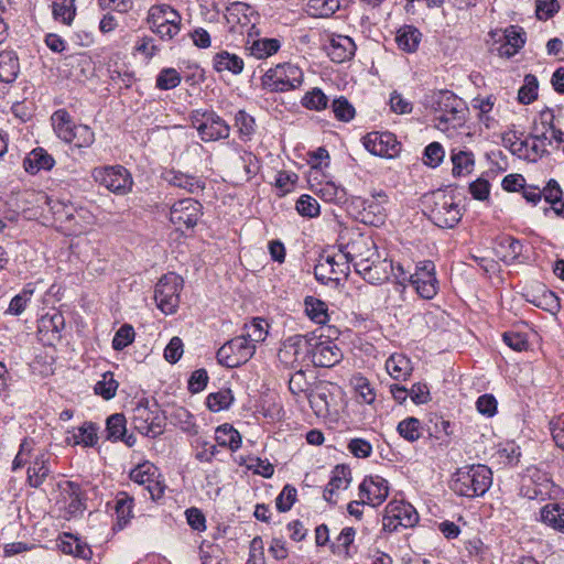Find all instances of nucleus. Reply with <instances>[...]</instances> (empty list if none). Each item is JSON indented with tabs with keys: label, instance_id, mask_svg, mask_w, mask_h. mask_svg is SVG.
Here are the masks:
<instances>
[{
	"label": "nucleus",
	"instance_id": "30",
	"mask_svg": "<svg viewBox=\"0 0 564 564\" xmlns=\"http://www.w3.org/2000/svg\"><path fill=\"white\" fill-rule=\"evenodd\" d=\"M181 14L169 4L152 6L148 12L147 21L150 26H160V24H181Z\"/></svg>",
	"mask_w": 564,
	"mask_h": 564
},
{
	"label": "nucleus",
	"instance_id": "18",
	"mask_svg": "<svg viewBox=\"0 0 564 564\" xmlns=\"http://www.w3.org/2000/svg\"><path fill=\"white\" fill-rule=\"evenodd\" d=\"M388 495V480L379 475L367 476L359 486V497L362 499V503L372 507L381 505Z\"/></svg>",
	"mask_w": 564,
	"mask_h": 564
},
{
	"label": "nucleus",
	"instance_id": "58",
	"mask_svg": "<svg viewBox=\"0 0 564 564\" xmlns=\"http://www.w3.org/2000/svg\"><path fill=\"white\" fill-rule=\"evenodd\" d=\"M332 110L337 120L349 122L355 118L356 110L354 106L344 96L334 99L332 104Z\"/></svg>",
	"mask_w": 564,
	"mask_h": 564
},
{
	"label": "nucleus",
	"instance_id": "21",
	"mask_svg": "<svg viewBox=\"0 0 564 564\" xmlns=\"http://www.w3.org/2000/svg\"><path fill=\"white\" fill-rule=\"evenodd\" d=\"M357 46L348 35L334 34L326 46L327 55L335 63H343L355 56Z\"/></svg>",
	"mask_w": 564,
	"mask_h": 564
},
{
	"label": "nucleus",
	"instance_id": "28",
	"mask_svg": "<svg viewBox=\"0 0 564 564\" xmlns=\"http://www.w3.org/2000/svg\"><path fill=\"white\" fill-rule=\"evenodd\" d=\"M55 164L53 156L43 148L33 149L23 161L24 170L30 174H36L40 171H50Z\"/></svg>",
	"mask_w": 564,
	"mask_h": 564
},
{
	"label": "nucleus",
	"instance_id": "50",
	"mask_svg": "<svg viewBox=\"0 0 564 564\" xmlns=\"http://www.w3.org/2000/svg\"><path fill=\"white\" fill-rule=\"evenodd\" d=\"M301 105L308 110L321 111L327 108L328 97L321 88L314 87L305 93L301 99Z\"/></svg>",
	"mask_w": 564,
	"mask_h": 564
},
{
	"label": "nucleus",
	"instance_id": "64",
	"mask_svg": "<svg viewBox=\"0 0 564 564\" xmlns=\"http://www.w3.org/2000/svg\"><path fill=\"white\" fill-rule=\"evenodd\" d=\"M445 151L441 143L432 142L424 150L423 161L426 165L431 167L438 166L444 159Z\"/></svg>",
	"mask_w": 564,
	"mask_h": 564
},
{
	"label": "nucleus",
	"instance_id": "24",
	"mask_svg": "<svg viewBox=\"0 0 564 564\" xmlns=\"http://www.w3.org/2000/svg\"><path fill=\"white\" fill-rule=\"evenodd\" d=\"M245 67L243 59L228 51H220L213 57V68L217 73H230L231 75H239L242 73Z\"/></svg>",
	"mask_w": 564,
	"mask_h": 564
},
{
	"label": "nucleus",
	"instance_id": "47",
	"mask_svg": "<svg viewBox=\"0 0 564 564\" xmlns=\"http://www.w3.org/2000/svg\"><path fill=\"white\" fill-rule=\"evenodd\" d=\"M234 402V394L231 389L225 388L217 392L209 393L206 398V405L213 412L227 410Z\"/></svg>",
	"mask_w": 564,
	"mask_h": 564
},
{
	"label": "nucleus",
	"instance_id": "60",
	"mask_svg": "<svg viewBox=\"0 0 564 564\" xmlns=\"http://www.w3.org/2000/svg\"><path fill=\"white\" fill-rule=\"evenodd\" d=\"M134 328L130 324H123L116 333L112 338V348L117 351L123 350L134 340Z\"/></svg>",
	"mask_w": 564,
	"mask_h": 564
},
{
	"label": "nucleus",
	"instance_id": "10",
	"mask_svg": "<svg viewBox=\"0 0 564 564\" xmlns=\"http://www.w3.org/2000/svg\"><path fill=\"white\" fill-rule=\"evenodd\" d=\"M462 212L454 195L443 191L433 194L430 220L440 228H454L462 219Z\"/></svg>",
	"mask_w": 564,
	"mask_h": 564
},
{
	"label": "nucleus",
	"instance_id": "31",
	"mask_svg": "<svg viewBox=\"0 0 564 564\" xmlns=\"http://www.w3.org/2000/svg\"><path fill=\"white\" fill-rule=\"evenodd\" d=\"M525 300L534 306L553 315L557 314L561 310L558 296L553 291L547 290L544 286L538 293L527 294Z\"/></svg>",
	"mask_w": 564,
	"mask_h": 564
},
{
	"label": "nucleus",
	"instance_id": "52",
	"mask_svg": "<svg viewBox=\"0 0 564 564\" xmlns=\"http://www.w3.org/2000/svg\"><path fill=\"white\" fill-rule=\"evenodd\" d=\"M235 126L238 128L239 137L245 141L251 140L256 132L254 118L243 109L235 115Z\"/></svg>",
	"mask_w": 564,
	"mask_h": 564
},
{
	"label": "nucleus",
	"instance_id": "12",
	"mask_svg": "<svg viewBox=\"0 0 564 564\" xmlns=\"http://www.w3.org/2000/svg\"><path fill=\"white\" fill-rule=\"evenodd\" d=\"M183 279L175 273L164 274L155 285L154 300L158 307L166 315L174 314L180 305Z\"/></svg>",
	"mask_w": 564,
	"mask_h": 564
},
{
	"label": "nucleus",
	"instance_id": "26",
	"mask_svg": "<svg viewBox=\"0 0 564 564\" xmlns=\"http://www.w3.org/2000/svg\"><path fill=\"white\" fill-rule=\"evenodd\" d=\"M230 19L241 26L253 29L259 20V13L246 2L235 1L227 7Z\"/></svg>",
	"mask_w": 564,
	"mask_h": 564
},
{
	"label": "nucleus",
	"instance_id": "38",
	"mask_svg": "<svg viewBox=\"0 0 564 564\" xmlns=\"http://www.w3.org/2000/svg\"><path fill=\"white\" fill-rule=\"evenodd\" d=\"M451 160L453 163V175L454 176H464L468 175L473 172L475 166V156L471 151L459 150L452 151Z\"/></svg>",
	"mask_w": 564,
	"mask_h": 564
},
{
	"label": "nucleus",
	"instance_id": "15",
	"mask_svg": "<svg viewBox=\"0 0 564 564\" xmlns=\"http://www.w3.org/2000/svg\"><path fill=\"white\" fill-rule=\"evenodd\" d=\"M203 216L202 204L194 198H183L175 202L170 210V221L176 230L194 228Z\"/></svg>",
	"mask_w": 564,
	"mask_h": 564
},
{
	"label": "nucleus",
	"instance_id": "1",
	"mask_svg": "<svg viewBox=\"0 0 564 564\" xmlns=\"http://www.w3.org/2000/svg\"><path fill=\"white\" fill-rule=\"evenodd\" d=\"M339 251L346 259V269L352 263L355 271L370 284H381L389 280L394 267L391 261L381 259L373 239L357 229L346 228L337 241Z\"/></svg>",
	"mask_w": 564,
	"mask_h": 564
},
{
	"label": "nucleus",
	"instance_id": "44",
	"mask_svg": "<svg viewBox=\"0 0 564 564\" xmlns=\"http://www.w3.org/2000/svg\"><path fill=\"white\" fill-rule=\"evenodd\" d=\"M305 312L307 316L317 324H326L329 319L327 305L322 300L314 296H306L304 300Z\"/></svg>",
	"mask_w": 564,
	"mask_h": 564
},
{
	"label": "nucleus",
	"instance_id": "54",
	"mask_svg": "<svg viewBox=\"0 0 564 564\" xmlns=\"http://www.w3.org/2000/svg\"><path fill=\"white\" fill-rule=\"evenodd\" d=\"M118 382L115 380L113 373L107 371L102 375L101 380H99L95 387L94 391L97 395H100L105 400H111L117 392Z\"/></svg>",
	"mask_w": 564,
	"mask_h": 564
},
{
	"label": "nucleus",
	"instance_id": "48",
	"mask_svg": "<svg viewBox=\"0 0 564 564\" xmlns=\"http://www.w3.org/2000/svg\"><path fill=\"white\" fill-rule=\"evenodd\" d=\"M267 327L268 323L265 319L254 317L250 323L245 325L242 335L257 346L258 343H261L267 338Z\"/></svg>",
	"mask_w": 564,
	"mask_h": 564
},
{
	"label": "nucleus",
	"instance_id": "16",
	"mask_svg": "<svg viewBox=\"0 0 564 564\" xmlns=\"http://www.w3.org/2000/svg\"><path fill=\"white\" fill-rule=\"evenodd\" d=\"M362 144L372 155L384 159H394L401 151V143L389 131H371L362 138Z\"/></svg>",
	"mask_w": 564,
	"mask_h": 564
},
{
	"label": "nucleus",
	"instance_id": "63",
	"mask_svg": "<svg viewBox=\"0 0 564 564\" xmlns=\"http://www.w3.org/2000/svg\"><path fill=\"white\" fill-rule=\"evenodd\" d=\"M503 343L514 351H525L529 348V340L525 334L508 330L502 334Z\"/></svg>",
	"mask_w": 564,
	"mask_h": 564
},
{
	"label": "nucleus",
	"instance_id": "43",
	"mask_svg": "<svg viewBox=\"0 0 564 564\" xmlns=\"http://www.w3.org/2000/svg\"><path fill=\"white\" fill-rule=\"evenodd\" d=\"M280 47L281 43L278 39L264 37L253 41L248 48L252 56L262 59L275 54Z\"/></svg>",
	"mask_w": 564,
	"mask_h": 564
},
{
	"label": "nucleus",
	"instance_id": "11",
	"mask_svg": "<svg viewBox=\"0 0 564 564\" xmlns=\"http://www.w3.org/2000/svg\"><path fill=\"white\" fill-rule=\"evenodd\" d=\"M256 352V346L242 334L226 341L216 354L217 361L227 368L246 364Z\"/></svg>",
	"mask_w": 564,
	"mask_h": 564
},
{
	"label": "nucleus",
	"instance_id": "19",
	"mask_svg": "<svg viewBox=\"0 0 564 564\" xmlns=\"http://www.w3.org/2000/svg\"><path fill=\"white\" fill-rule=\"evenodd\" d=\"M387 203L388 196L383 191L375 193L371 198L362 199V209L359 213L360 221L375 227L384 224L387 216L384 205Z\"/></svg>",
	"mask_w": 564,
	"mask_h": 564
},
{
	"label": "nucleus",
	"instance_id": "40",
	"mask_svg": "<svg viewBox=\"0 0 564 564\" xmlns=\"http://www.w3.org/2000/svg\"><path fill=\"white\" fill-rule=\"evenodd\" d=\"M154 413V401L150 403L149 399L142 398L138 401L133 409L132 422L134 429L141 433L144 427H148L147 423L150 422Z\"/></svg>",
	"mask_w": 564,
	"mask_h": 564
},
{
	"label": "nucleus",
	"instance_id": "59",
	"mask_svg": "<svg viewBox=\"0 0 564 564\" xmlns=\"http://www.w3.org/2000/svg\"><path fill=\"white\" fill-rule=\"evenodd\" d=\"M295 208L301 216L307 218L317 217L321 213L318 202L308 194H303L299 197Z\"/></svg>",
	"mask_w": 564,
	"mask_h": 564
},
{
	"label": "nucleus",
	"instance_id": "14",
	"mask_svg": "<svg viewBox=\"0 0 564 564\" xmlns=\"http://www.w3.org/2000/svg\"><path fill=\"white\" fill-rule=\"evenodd\" d=\"M416 509L403 500H391L384 509L382 529L387 532L402 528H413L419 522Z\"/></svg>",
	"mask_w": 564,
	"mask_h": 564
},
{
	"label": "nucleus",
	"instance_id": "46",
	"mask_svg": "<svg viewBox=\"0 0 564 564\" xmlns=\"http://www.w3.org/2000/svg\"><path fill=\"white\" fill-rule=\"evenodd\" d=\"M166 421L167 416L160 409L158 402L154 401V413L150 422L147 423L148 427H144L141 434L152 438L160 436L161 434L164 433Z\"/></svg>",
	"mask_w": 564,
	"mask_h": 564
},
{
	"label": "nucleus",
	"instance_id": "42",
	"mask_svg": "<svg viewBox=\"0 0 564 564\" xmlns=\"http://www.w3.org/2000/svg\"><path fill=\"white\" fill-rule=\"evenodd\" d=\"M133 498L127 492L121 491L116 497L115 512L117 516V524L122 529L133 517Z\"/></svg>",
	"mask_w": 564,
	"mask_h": 564
},
{
	"label": "nucleus",
	"instance_id": "2",
	"mask_svg": "<svg viewBox=\"0 0 564 564\" xmlns=\"http://www.w3.org/2000/svg\"><path fill=\"white\" fill-rule=\"evenodd\" d=\"M294 349L295 360L312 362L315 367L330 368L343 359V352L332 340H322L314 333L295 335L288 339Z\"/></svg>",
	"mask_w": 564,
	"mask_h": 564
},
{
	"label": "nucleus",
	"instance_id": "3",
	"mask_svg": "<svg viewBox=\"0 0 564 564\" xmlns=\"http://www.w3.org/2000/svg\"><path fill=\"white\" fill-rule=\"evenodd\" d=\"M423 104L435 113V126L440 130L457 129L466 121L465 101L449 90L431 91L424 96Z\"/></svg>",
	"mask_w": 564,
	"mask_h": 564
},
{
	"label": "nucleus",
	"instance_id": "17",
	"mask_svg": "<svg viewBox=\"0 0 564 564\" xmlns=\"http://www.w3.org/2000/svg\"><path fill=\"white\" fill-rule=\"evenodd\" d=\"M410 283L415 288L417 294L426 300L437 294L438 281L435 276V265L432 261H424L410 275Z\"/></svg>",
	"mask_w": 564,
	"mask_h": 564
},
{
	"label": "nucleus",
	"instance_id": "51",
	"mask_svg": "<svg viewBox=\"0 0 564 564\" xmlns=\"http://www.w3.org/2000/svg\"><path fill=\"white\" fill-rule=\"evenodd\" d=\"M356 531L351 527H346L341 530L336 539V543L330 544V551L337 555H345L350 557V545L354 543Z\"/></svg>",
	"mask_w": 564,
	"mask_h": 564
},
{
	"label": "nucleus",
	"instance_id": "5",
	"mask_svg": "<svg viewBox=\"0 0 564 564\" xmlns=\"http://www.w3.org/2000/svg\"><path fill=\"white\" fill-rule=\"evenodd\" d=\"M560 488L551 476L536 466H529L521 476L519 495L530 500L545 501L554 499Z\"/></svg>",
	"mask_w": 564,
	"mask_h": 564
},
{
	"label": "nucleus",
	"instance_id": "56",
	"mask_svg": "<svg viewBox=\"0 0 564 564\" xmlns=\"http://www.w3.org/2000/svg\"><path fill=\"white\" fill-rule=\"evenodd\" d=\"M156 471L158 468L153 464L144 462L131 469L129 477L135 484L145 487L153 477H156Z\"/></svg>",
	"mask_w": 564,
	"mask_h": 564
},
{
	"label": "nucleus",
	"instance_id": "29",
	"mask_svg": "<svg viewBox=\"0 0 564 564\" xmlns=\"http://www.w3.org/2000/svg\"><path fill=\"white\" fill-rule=\"evenodd\" d=\"M50 457L47 454L42 453L37 455L32 465L28 468L26 482L32 488H40L50 475Z\"/></svg>",
	"mask_w": 564,
	"mask_h": 564
},
{
	"label": "nucleus",
	"instance_id": "62",
	"mask_svg": "<svg viewBox=\"0 0 564 564\" xmlns=\"http://www.w3.org/2000/svg\"><path fill=\"white\" fill-rule=\"evenodd\" d=\"M296 496V488L290 484H286L275 499L276 509L280 512H288L295 503Z\"/></svg>",
	"mask_w": 564,
	"mask_h": 564
},
{
	"label": "nucleus",
	"instance_id": "13",
	"mask_svg": "<svg viewBox=\"0 0 564 564\" xmlns=\"http://www.w3.org/2000/svg\"><path fill=\"white\" fill-rule=\"evenodd\" d=\"M94 180L116 195H126L131 192L133 178L128 169L122 165L96 167L93 171Z\"/></svg>",
	"mask_w": 564,
	"mask_h": 564
},
{
	"label": "nucleus",
	"instance_id": "39",
	"mask_svg": "<svg viewBox=\"0 0 564 564\" xmlns=\"http://www.w3.org/2000/svg\"><path fill=\"white\" fill-rule=\"evenodd\" d=\"M215 438L219 446L237 451L241 446V436L232 425L223 424L216 429Z\"/></svg>",
	"mask_w": 564,
	"mask_h": 564
},
{
	"label": "nucleus",
	"instance_id": "25",
	"mask_svg": "<svg viewBox=\"0 0 564 564\" xmlns=\"http://www.w3.org/2000/svg\"><path fill=\"white\" fill-rule=\"evenodd\" d=\"M539 520L546 527L564 534V502L546 503L540 509Z\"/></svg>",
	"mask_w": 564,
	"mask_h": 564
},
{
	"label": "nucleus",
	"instance_id": "27",
	"mask_svg": "<svg viewBox=\"0 0 564 564\" xmlns=\"http://www.w3.org/2000/svg\"><path fill=\"white\" fill-rule=\"evenodd\" d=\"M64 491L69 500L66 507L67 513L73 518L83 516L86 510L87 495L80 485L75 481H66Z\"/></svg>",
	"mask_w": 564,
	"mask_h": 564
},
{
	"label": "nucleus",
	"instance_id": "55",
	"mask_svg": "<svg viewBox=\"0 0 564 564\" xmlns=\"http://www.w3.org/2000/svg\"><path fill=\"white\" fill-rule=\"evenodd\" d=\"M539 82L532 74L524 77V84L518 91V100L522 105H529L538 98Z\"/></svg>",
	"mask_w": 564,
	"mask_h": 564
},
{
	"label": "nucleus",
	"instance_id": "7",
	"mask_svg": "<svg viewBox=\"0 0 564 564\" xmlns=\"http://www.w3.org/2000/svg\"><path fill=\"white\" fill-rule=\"evenodd\" d=\"M55 220L68 236H78L86 231L95 221V216L84 207H74L56 202L51 206Z\"/></svg>",
	"mask_w": 564,
	"mask_h": 564
},
{
	"label": "nucleus",
	"instance_id": "49",
	"mask_svg": "<svg viewBox=\"0 0 564 564\" xmlns=\"http://www.w3.org/2000/svg\"><path fill=\"white\" fill-rule=\"evenodd\" d=\"M359 402L371 404L376 399L375 389L371 387L369 380L361 376L356 375L350 380Z\"/></svg>",
	"mask_w": 564,
	"mask_h": 564
},
{
	"label": "nucleus",
	"instance_id": "61",
	"mask_svg": "<svg viewBox=\"0 0 564 564\" xmlns=\"http://www.w3.org/2000/svg\"><path fill=\"white\" fill-rule=\"evenodd\" d=\"M181 79L182 78L175 68H163L156 76V87L161 90H170L177 87Z\"/></svg>",
	"mask_w": 564,
	"mask_h": 564
},
{
	"label": "nucleus",
	"instance_id": "22",
	"mask_svg": "<svg viewBox=\"0 0 564 564\" xmlns=\"http://www.w3.org/2000/svg\"><path fill=\"white\" fill-rule=\"evenodd\" d=\"M162 178L171 186L195 194L205 188V182L195 175L183 173L178 170L170 169L162 173Z\"/></svg>",
	"mask_w": 564,
	"mask_h": 564
},
{
	"label": "nucleus",
	"instance_id": "45",
	"mask_svg": "<svg viewBox=\"0 0 564 564\" xmlns=\"http://www.w3.org/2000/svg\"><path fill=\"white\" fill-rule=\"evenodd\" d=\"M76 0H55L53 2V18L65 25H70L76 15Z\"/></svg>",
	"mask_w": 564,
	"mask_h": 564
},
{
	"label": "nucleus",
	"instance_id": "32",
	"mask_svg": "<svg viewBox=\"0 0 564 564\" xmlns=\"http://www.w3.org/2000/svg\"><path fill=\"white\" fill-rule=\"evenodd\" d=\"M386 370L392 379L405 381L412 375L413 368L408 357L393 354L386 361Z\"/></svg>",
	"mask_w": 564,
	"mask_h": 564
},
{
	"label": "nucleus",
	"instance_id": "36",
	"mask_svg": "<svg viewBox=\"0 0 564 564\" xmlns=\"http://www.w3.org/2000/svg\"><path fill=\"white\" fill-rule=\"evenodd\" d=\"M422 33L413 25L401 26L395 36L398 47L404 52L413 53L417 50Z\"/></svg>",
	"mask_w": 564,
	"mask_h": 564
},
{
	"label": "nucleus",
	"instance_id": "6",
	"mask_svg": "<svg viewBox=\"0 0 564 564\" xmlns=\"http://www.w3.org/2000/svg\"><path fill=\"white\" fill-rule=\"evenodd\" d=\"M52 123L61 140L77 148H89L95 141L91 128L87 124H75L65 109H58L52 115Z\"/></svg>",
	"mask_w": 564,
	"mask_h": 564
},
{
	"label": "nucleus",
	"instance_id": "23",
	"mask_svg": "<svg viewBox=\"0 0 564 564\" xmlns=\"http://www.w3.org/2000/svg\"><path fill=\"white\" fill-rule=\"evenodd\" d=\"M523 250L521 240L512 236H502L497 240L496 254L507 264L516 262Z\"/></svg>",
	"mask_w": 564,
	"mask_h": 564
},
{
	"label": "nucleus",
	"instance_id": "37",
	"mask_svg": "<svg viewBox=\"0 0 564 564\" xmlns=\"http://www.w3.org/2000/svg\"><path fill=\"white\" fill-rule=\"evenodd\" d=\"M510 152L519 159H523L529 162H536L542 156L549 154L547 149L543 145H540L536 142H532V144L529 145L528 139L522 140V138H520L517 144L513 145Z\"/></svg>",
	"mask_w": 564,
	"mask_h": 564
},
{
	"label": "nucleus",
	"instance_id": "9",
	"mask_svg": "<svg viewBox=\"0 0 564 564\" xmlns=\"http://www.w3.org/2000/svg\"><path fill=\"white\" fill-rule=\"evenodd\" d=\"M261 83L263 88L270 91H290L302 85L303 72L291 63L278 64L264 73Z\"/></svg>",
	"mask_w": 564,
	"mask_h": 564
},
{
	"label": "nucleus",
	"instance_id": "20",
	"mask_svg": "<svg viewBox=\"0 0 564 564\" xmlns=\"http://www.w3.org/2000/svg\"><path fill=\"white\" fill-rule=\"evenodd\" d=\"M105 433L107 441H121L128 447L134 446L137 442L133 434H127V420L122 413H113L107 417Z\"/></svg>",
	"mask_w": 564,
	"mask_h": 564
},
{
	"label": "nucleus",
	"instance_id": "33",
	"mask_svg": "<svg viewBox=\"0 0 564 564\" xmlns=\"http://www.w3.org/2000/svg\"><path fill=\"white\" fill-rule=\"evenodd\" d=\"M20 73V62L14 51L0 52V82L13 83Z\"/></svg>",
	"mask_w": 564,
	"mask_h": 564
},
{
	"label": "nucleus",
	"instance_id": "8",
	"mask_svg": "<svg viewBox=\"0 0 564 564\" xmlns=\"http://www.w3.org/2000/svg\"><path fill=\"white\" fill-rule=\"evenodd\" d=\"M191 121L204 142H215L228 139L230 135V126L214 110H195Z\"/></svg>",
	"mask_w": 564,
	"mask_h": 564
},
{
	"label": "nucleus",
	"instance_id": "41",
	"mask_svg": "<svg viewBox=\"0 0 564 564\" xmlns=\"http://www.w3.org/2000/svg\"><path fill=\"white\" fill-rule=\"evenodd\" d=\"M170 423L182 431L196 434V424L193 414L183 406L174 408L167 416Z\"/></svg>",
	"mask_w": 564,
	"mask_h": 564
},
{
	"label": "nucleus",
	"instance_id": "4",
	"mask_svg": "<svg viewBox=\"0 0 564 564\" xmlns=\"http://www.w3.org/2000/svg\"><path fill=\"white\" fill-rule=\"evenodd\" d=\"M492 484V471L486 465H470L458 469L452 479L451 489L458 496L475 498L484 496Z\"/></svg>",
	"mask_w": 564,
	"mask_h": 564
},
{
	"label": "nucleus",
	"instance_id": "35",
	"mask_svg": "<svg viewBox=\"0 0 564 564\" xmlns=\"http://www.w3.org/2000/svg\"><path fill=\"white\" fill-rule=\"evenodd\" d=\"M338 263L334 257H321L318 263L314 267V275L317 281L327 284L329 281L338 280V273H344L343 269H338Z\"/></svg>",
	"mask_w": 564,
	"mask_h": 564
},
{
	"label": "nucleus",
	"instance_id": "53",
	"mask_svg": "<svg viewBox=\"0 0 564 564\" xmlns=\"http://www.w3.org/2000/svg\"><path fill=\"white\" fill-rule=\"evenodd\" d=\"M397 431L408 442H415L421 437V421L414 416L406 417L399 422Z\"/></svg>",
	"mask_w": 564,
	"mask_h": 564
},
{
	"label": "nucleus",
	"instance_id": "57",
	"mask_svg": "<svg viewBox=\"0 0 564 564\" xmlns=\"http://www.w3.org/2000/svg\"><path fill=\"white\" fill-rule=\"evenodd\" d=\"M98 425L94 422H85L79 429L78 434L74 435L75 444H84L87 447H94L98 442Z\"/></svg>",
	"mask_w": 564,
	"mask_h": 564
},
{
	"label": "nucleus",
	"instance_id": "34",
	"mask_svg": "<svg viewBox=\"0 0 564 564\" xmlns=\"http://www.w3.org/2000/svg\"><path fill=\"white\" fill-rule=\"evenodd\" d=\"M351 479V470L349 466L344 464L336 465L332 471V477L324 489L323 497L327 498V495H335L337 490L347 489Z\"/></svg>",
	"mask_w": 564,
	"mask_h": 564
}]
</instances>
